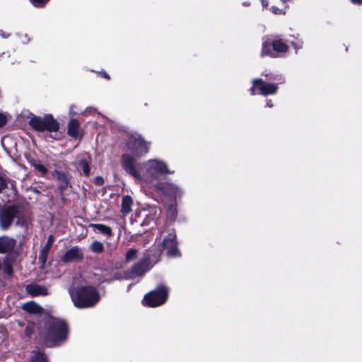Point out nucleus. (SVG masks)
I'll list each match as a JSON object with an SVG mask.
<instances>
[{"label":"nucleus","instance_id":"38","mask_svg":"<svg viewBox=\"0 0 362 362\" xmlns=\"http://www.w3.org/2000/svg\"><path fill=\"white\" fill-rule=\"evenodd\" d=\"M263 7L268 6V1L267 0H261Z\"/></svg>","mask_w":362,"mask_h":362},{"label":"nucleus","instance_id":"1","mask_svg":"<svg viewBox=\"0 0 362 362\" xmlns=\"http://www.w3.org/2000/svg\"><path fill=\"white\" fill-rule=\"evenodd\" d=\"M122 166L124 170L136 180L146 184L150 189H160L163 181L160 176L171 174L167 164L158 159H150L143 163H137L135 158L128 153L122 156Z\"/></svg>","mask_w":362,"mask_h":362},{"label":"nucleus","instance_id":"5","mask_svg":"<svg viewBox=\"0 0 362 362\" xmlns=\"http://www.w3.org/2000/svg\"><path fill=\"white\" fill-rule=\"evenodd\" d=\"M155 247H158L153 256L158 259L161 252L166 251L169 257H176L179 255L176 234L174 229L163 230L160 232V238H157Z\"/></svg>","mask_w":362,"mask_h":362},{"label":"nucleus","instance_id":"34","mask_svg":"<svg viewBox=\"0 0 362 362\" xmlns=\"http://www.w3.org/2000/svg\"><path fill=\"white\" fill-rule=\"evenodd\" d=\"M271 10H272V11L274 13H275V14H279V13H282V12H281V9H279V8H277V7H276V6H272V7L271 8Z\"/></svg>","mask_w":362,"mask_h":362},{"label":"nucleus","instance_id":"33","mask_svg":"<svg viewBox=\"0 0 362 362\" xmlns=\"http://www.w3.org/2000/svg\"><path fill=\"white\" fill-rule=\"evenodd\" d=\"M169 214L172 216V218H174L175 214H176V208L174 206H170L168 209Z\"/></svg>","mask_w":362,"mask_h":362},{"label":"nucleus","instance_id":"15","mask_svg":"<svg viewBox=\"0 0 362 362\" xmlns=\"http://www.w3.org/2000/svg\"><path fill=\"white\" fill-rule=\"evenodd\" d=\"M25 291L31 296H45L49 294L47 287L37 284H30L27 285Z\"/></svg>","mask_w":362,"mask_h":362},{"label":"nucleus","instance_id":"20","mask_svg":"<svg viewBox=\"0 0 362 362\" xmlns=\"http://www.w3.org/2000/svg\"><path fill=\"white\" fill-rule=\"evenodd\" d=\"M89 160V156L85 155L78 161L77 164L78 170H81L86 176L90 175Z\"/></svg>","mask_w":362,"mask_h":362},{"label":"nucleus","instance_id":"42","mask_svg":"<svg viewBox=\"0 0 362 362\" xmlns=\"http://www.w3.org/2000/svg\"><path fill=\"white\" fill-rule=\"evenodd\" d=\"M70 112L71 114H76L75 112H73V106L71 107Z\"/></svg>","mask_w":362,"mask_h":362},{"label":"nucleus","instance_id":"19","mask_svg":"<svg viewBox=\"0 0 362 362\" xmlns=\"http://www.w3.org/2000/svg\"><path fill=\"white\" fill-rule=\"evenodd\" d=\"M22 308L25 311L32 314H39L41 313L43 310L42 308L34 301L24 303L22 306Z\"/></svg>","mask_w":362,"mask_h":362},{"label":"nucleus","instance_id":"18","mask_svg":"<svg viewBox=\"0 0 362 362\" xmlns=\"http://www.w3.org/2000/svg\"><path fill=\"white\" fill-rule=\"evenodd\" d=\"M68 134L73 138L80 136V124L76 119H71L68 124Z\"/></svg>","mask_w":362,"mask_h":362},{"label":"nucleus","instance_id":"14","mask_svg":"<svg viewBox=\"0 0 362 362\" xmlns=\"http://www.w3.org/2000/svg\"><path fill=\"white\" fill-rule=\"evenodd\" d=\"M83 259V250L78 246L69 249L62 257V260L64 263L78 262L82 261Z\"/></svg>","mask_w":362,"mask_h":362},{"label":"nucleus","instance_id":"45","mask_svg":"<svg viewBox=\"0 0 362 362\" xmlns=\"http://www.w3.org/2000/svg\"><path fill=\"white\" fill-rule=\"evenodd\" d=\"M2 262L0 261V269L1 268Z\"/></svg>","mask_w":362,"mask_h":362},{"label":"nucleus","instance_id":"21","mask_svg":"<svg viewBox=\"0 0 362 362\" xmlns=\"http://www.w3.org/2000/svg\"><path fill=\"white\" fill-rule=\"evenodd\" d=\"M133 204L132 199L129 196H124L122 200L121 212L124 216H127L132 211Z\"/></svg>","mask_w":362,"mask_h":362},{"label":"nucleus","instance_id":"7","mask_svg":"<svg viewBox=\"0 0 362 362\" xmlns=\"http://www.w3.org/2000/svg\"><path fill=\"white\" fill-rule=\"evenodd\" d=\"M31 127L38 132H57L59 125L51 115H46L43 117H33L29 121Z\"/></svg>","mask_w":362,"mask_h":362},{"label":"nucleus","instance_id":"37","mask_svg":"<svg viewBox=\"0 0 362 362\" xmlns=\"http://www.w3.org/2000/svg\"><path fill=\"white\" fill-rule=\"evenodd\" d=\"M353 4H362V0H351Z\"/></svg>","mask_w":362,"mask_h":362},{"label":"nucleus","instance_id":"39","mask_svg":"<svg viewBox=\"0 0 362 362\" xmlns=\"http://www.w3.org/2000/svg\"><path fill=\"white\" fill-rule=\"evenodd\" d=\"M266 106L268 107H272L273 106V104L270 100L267 101Z\"/></svg>","mask_w":362,"mask_h":362},{"label":"nucleus","instance_id":"29","mask_svg":"<svg viewBox=\"0 0 362 362\" xmlns=\"http://www.w3.org/2000/svg\"><path fill=\"white\" fill-rule=\"evenodd\" d=\"M31 4L35 7H43L49 1V0H30Z\"/></svg>","mask_w":362,"mask_h":362},{"label":"nucleus","instance_id":"6","mask_svg":"<svg viewBox=\"0 0 362 362\" xmlns=\"http://www.w3.org/2000/svg\"><path fill=\"white\" fill-rule=\"evenodd\" d=\"M150 144L151 143L145 141L140 134H132L127 141L126 153L131 155L136 160L148 152Z\"/></svg>","mask_w":362,"mask_h":362},{"label":"nucleus","instance_id":"8","mask_svg":"<svg viewBox=\"0 0 362 362\" xmlns=\"http://www.w3.org/2000/svg\"><path fill=\"white\" fill-rule=\"evenodd\" d=\"M168 288L163 285L158 286L155 290L145 295L144 303L149 307H158L167 300Z\"/></svg>","mask_w":362,"mask_h":362},{"label":"nucleus","instance_id":"25","mask_svg":"<svg viewBox=\"0 0 362 362\" xmlns=\"http://www.w3.org/2000/svg\"><path fill=\"white\" fill-rule=\"evenodd\" d=\"M90 250L94 253H101L104 250L103 244L98 240H94L90 245Z\"/></svg>","mask_w":362,"mask_h":362},{"label":"nucleus","instance_id":"26","mask_svg":"<svg viewBox=\"0 0 362 362\" xmlns=\"http://www.w3.org/2000/svg\"><path fill=\"white\" fill-rule=\"evenodd\" d=\"M137 257V250L134 248L129 249L125 254V262L129 263Z\"/></svg>","mask_w":362,"mask_h":362},{"label":"nucleus","instance_id":"40","mask_svg":"<svg viewBox=\"0 0 362 362\" xmlns=\"http://www.w3.org/2000/svg\"><path fill=\"white\" fill-rule=\"evenodd\" d=\"M250 4L249 2H247V1H245V2H243V5L244 6H248Z\"/></svg>","mask_w":362,"mask_h":362},{"label":"nucleus","instance_id":"17","mask_svg":"<svg viewBox=\"0 0 362 362\" xmlns=\"http://www.w3.org/2000/svg\"><path fill=\"white\" fill-rule=\"evenodd\" d=\"M16 243L13 238L9 237L0 238V252L5 253L11 251L14 248Z\"/></svg>","mask_w":362,"mask_h":362},{"label":"nucleus","instance_id":"44","mask_svg":"<svg viewBox=\"0 0 362 362\" xmlns=\"http://www.w3.org/2000/svg\"><path fill=\"white\" fill-rule=\"evenodd\" d=\"M4 287V284L0 281V289Z\"/></svg>","mask_w":362,"mask_h":362},{"label":"nucleus","instance_id":"23","mask_svg":"<svg viewBox=\"0 0 362 362\" xmlns=\"http://www.w3.org/2000/svg\"><path fill=\"white\" fill-rule=\"evenodd\" d=\"M29 162L41 175H45L47 173V168L40 162L34 159H31Z\"/></svg>","mask_w":362,"mask_h":362},{"label":"nucleus","instance_id":"16","mask_svg":"<svg viewBox=\"0 0 362 362\" xmlns=\"http://www.w3.org/2000/svg\"><path fill=\"white\" fill-rule=\"evenodd\" d=\"M53 242H54L53 236L49 235L48 237V240H47L46 245L43 247V248L40 252L39 262L41 264L42 268L45 266V264L47 262V256H48L49 252L51 249V247L53 244Z\"/></svg>","mask_w":362,"mask_h":362},{"label":"nucleus","instance_id":"13","mask_svg":"<svg viewBox=\"0 0 362 362\" xmlns=\"http://www.w3.org/2000/svg\"><path fill=\"white\" fill-rule=\"evenodd\" d=\"M95 275L98 276V280L100 282H111L124 279L123 273L106 269H96Z\"/></svg>","mask_w":362,"mask_h":362},{"label":"nucleus","instance_id":"12","mask_svg":"<svg viewBox=\"0 0 362 362\" xmlns=\"http://www.w3.org/2000/svg\"><path fill=\"white\" fill-rule=\"evenodd\" d=\"M155 191L174 200L181 198L184 193L180 187L170 182H163L160 188L156 189Z\"/></svg>","mask_w":362,"mask_h":362},{"label":"nucleus","instance_id":"2","mask_svg":"<svg viewBox=\"0 0 362 362\" xmlns=\"http://www.w3.org/2000/svg\"><path fill=\"white\" fill-rule=\"evenodd\" d=\"M68 292L74 306L78 308H91L100 300L98 290L92 286H76L74 283Z\"/></svg>","mask_w":362,"mask_h":362},{"label":"nucleus","instance_id":"35","mask_svg":"<svg viewBox=\"0 0 362 362\" xmlns=\"http://www.w3.org/2000/svg\"><path fill=\"white\" fill-rule=\"evenodd\" d=\"M0 36L3 38H7L9 36V34H6L2 30H0Z\"/></svg>","mask_w":362,"mask_h":362},{"label":"nucleus","instance_id":"31","mask_svg":"<svg viewBox=\"0 0 362 362\" xmlns=\"http://www.w3.org/2000/svg\"><path fill=\"white\" fill-rule=\"evenodd\" d=\"M7 122V118L5 115L0 113V127L4 126Z\"/></svg>","mask_w":362,"mask_h":362},{"label":"nucleus","instance_id":"9","mask_svg":"<svg viewBox=\"0 0 362 362\" xmlns=\"http://www.w3.org/2000/svg\"><path fill=\"white\" fill-rule=\"evenodd\" d=\"M288 46L281 39H276L271 42L265 40L262 43L261 56L271 57H278V54L285 53L288 51Z\"/></svg>","mask_w":362,"mask_h":362},{"label":"nucleus","instance_id":"43","mask_svg":"<svg viewBox=\"0 0 362 362\" xmlns=\"http://www.w3.org/2000/svg\"><path fill=\"white\" fill-rule=\"evenodd\" d=\"M102 182V179L100 177L98 178V182L100 183Z\"/></svg>","mask_w":362,"mask_h":362},{"label":"nucleus","instance_id":"10","mask_svg":"<svg viewBox=\"0 0 362 362\" xmlns=\"http://www.w3.org/2000/svg\"><path fill=\"white\" fill-rule=\"evenodd\" d=\"M156 261L157 259H155V257L151 259V255H147V258L142 259L135 264L128 272L123 273L124 279H133L144 275L151 269V262Z\"/></svg>","mask_w":362,"mask_h":362},{"label":"nucleus","instance_id":"11","mask_svg":"<svg viewBox=\"0 0 362 362\" xmlns=\"http://www.w3.org/2000/svg\"><path fill=\"white\" fill-rule=\"evenodd\" d=\"M278 90L276 84L266 83L261 78H256L252 81V87L250 88L252 95L261 94L263 95L275 94Z\"/></svg>","mask_w":362,"mask_h":362},{"label":"nucleus","instance_id":"30","mask_svg":"<svg viewBox=\"0 0 362 362\" xmlns=\"http://www.w3.org/2000/svg\"><path fill=\"white\" fill-rule=\"evenodd\" d=\"M19 38L23 44H27L30 41V38L28 34L20 35Z\"/></svg>","mask_w":362,"mask_h":362},{"label":"nucleus","instance_id":"32","mask_svg":"<svg viewBox=\"0 0 362 362\" xmlns=\"http://www.w3.org/2000/svg\"><path fill=\"white\" fill-rule=\"evenodd\" d=\"M7 183L6 180L0 177V192H2V190L6 187Z\"/></svg>","mask_w":362,"mask_h":362},{"label":"nucleus","instance_id":"36","mask_svg":"<svg viewBox=\"0 0 362 362\" xmlns=\"http://www.w3.org/2000/svg\"><path fill=\"white\" fill-rule=\"evenodd\" d=\"M25 333L27 335H30L31 334V328L29 325L25 329Z\"/></svg>","mask_w":362,"mask_h":362},{"label":"nucleus","instance_id":"4","mask_svg":"<svg viewBox=\"0 0 362 362\" xmlns=\"http://www.w3.org/2000/svg\"><path fill=\"white\" fill-rule=\"evenodd\" d=\"M45 326L47 332H40V335L47 346H58L66 340L68 330L66 324L63 320L49 317Z\"/></svg>","mask_w":362,"mask_h":362},{"label":"nucleus","instance_id":"28","mask_svg":"<svg viewBox=\"0 0 362 362\" xmlns=\"http://www.w3.org/2000/svg\"><path fill=\"white\" fill-rule=\"evenodd\" d=\"M45 356L40 351H34L33 356L30 357L29 362H45Z\"/></svg>","mask_w":362,"mask_h":362},{"label":"nucleus","instance_id":"27","mask_svg":"<svg viewBox=\"0 0 362 362\" xmlns=\"http://www.w3.org/2000/svg\"><path fill=\"white\" fill-rule=\"evenodd\" d=\"M58 180L60 182V189H65L69 185V179L66 175L64 173H58Z\"/></svg>","mask_w":362,"mask_h":362},{"label":"nucleus","instance_id":"3","mask_svg":"<svg viewBox=\"0 0 362 362\" xmlns=\"http://www.w3.org/2000/svg\"><path fill=\"white\" fill-rule=\"evenodd\" d=\"M16 219V225L28 230L31 223L30 213L23 207L11 206L0 209V227L3 230H7Z\"/></svg>","mask_w":362,"mask_h":362},{"label":"nucleus","instance_id":"22","mask_svg":"<svg viewBox=\"0 0 362 362\" xmlns=\"http://www.w3.org/2000/svg\"><path fill=\"white\" fill-rule=\"evenodd\" d=\"M89 227L93 228V230H98L100 233L107 237L112 235V229L106 225L100 223H90L89 225Z\"/></svg>","mask_w":362,"mask_h":362},{"label":"nucleus","instance_id":"46","mask_svg":"<svg viewBox=\"0 0 362 362\" xmlns=\"http://www.w3.org/2000/svg\"><path fill=\"white\" fill-rule=\"evenodd\" d=\"M293 46H294L295 49H297V47L296 46V44H293Z\"/></svg>","mask_w":362,"mask_h":362},{"label":"nucleus","instance_id":"41","mask_svg":"<svg viewBox=\"0 0 362 362\" xmlns=\"http://www.w3.org/2000/svg\"><path fill=\"white\" fill-rule=\"evenodd\" d=\"M105 78H106L107 79H109L110 77H109V75L107 74V73H104L103 75Z\"/></svg>","mask_w":362,"mask_h":362},{"label":"nucleus","instance_id":"24","mask_svg":"<svg viewBox=\"0 0 362 362\" xmlns=\"http://www.w3.org/2000/svg\"><path fill=\"white\" fill-rule=\"evenodd\" d=\"M1 267H3V271L7 276L9 277L13 276L12 264L8 259H4Z\"/></svg>","mask_w":362,"mask_h":362}]
</instances>
